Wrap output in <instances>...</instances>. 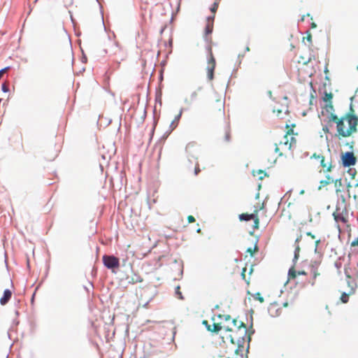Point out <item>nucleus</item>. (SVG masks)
Masks as SVG:
<instances>
[{"label": "nucleus", "instance_id": "obj_1", "mask_svg": "<svg viewBox=\"0 0 358 358\" xmlns=\"http://www.w3.org/2000/svg\"><path fill=\"white\" fill-rule=\"evenodd\" d=\"M226 322L222 324L223 329L231 332L229 341L231 344H236L234 352L236 356L243 358L244 343L247 338L248 342L250 341V335L248 334L246 325L241 321L236 319H232L230 315H224Z\"/></svg>", "mask_w": 358, "mask_h": 358}, {"label": "nucleus", "instance_id": "obj_2", "mask_svg": "<svg viewBox=\"0 0 358 358\" xmlns=\"http://www.w3.org/2000/svg\"><path fill=\"white\" fill-rule=\"evenodd\" d=\"M328 118L329 121L336 124V136L339 139L349 137L357 131L358 117L354 114L352 106H350V112L344 116L338 117L336 115H332Z\"/></svg>", "mask_w": 358, "mask_h": 358}, {"label": "nucleus", "instance_id": "obj_3", "mask_svg": "<svg viewBox=\"0 0 358 358\" xmlns=\"http://www.w3.org/2000/svg\"><path fill=\"white\" fill-rule=\"evenodd\" d=\"M310 159L312 164L317 166V168L321 167L323 172L327 173L331 171L332 165L331 162H326L325 157L323 155L314 153Z\"/></svg>", "mask_w": 358, "mask_h": 358}, {"label": "nucleus", "instance_id": "obj_4", "mask_svg": "<svg viewBox=\"0 0 358 358\" xmlns=\"http://www.w3.org/2000/svg\"><path fill=\"white\" fill-rule=\"evenodd\" d=\"M207 51L208 53L206 66L207 77L209 80H213L214 78V71L216 66V61L213 53L211 45H208Z\"/></svg>", "mask_w": 358, "mask_h": 358}, {"label": "nucleus", "instance_id": "obj_5", "mask_svg": "<svg viewBox=\"0 0 358 358\" xmlns=\"http://www.w3.org/2000/svg\"><path fill=\"white\" fill-rule=\"evenodd\" d=\"M295 127V124H292V128H289V124H286V128L287 131L286 134L284 136V141H280V145H283L284 148L287 150H290L292 147L296 144V138L292 136L293 134V128Z\"/></svg>", "mask_w": 358, "mask_h": 358}, {"label": "nucleus", "instance_id": "obj_6", "mask_svg": "<svg viewBox=\"0 0 358 358\" xmlns=\"http://www.w3.org/2000/svg\"><path fill=\"white\" fill-rule=\"evenodd\" d=\"M264 208V203H262L259 209H255L254 210L253 213H251V214L242 213V214L239 215V220L241 221H249L250 220H254L253 228L255 229H257L259 226V219L258 217V212H259V210H262Z\"/></svg>", "mask_w": 358, "mask_h": 358}, {"label": "nucleus", "instance_id": "obj_7", "mask_svg": "<svg viewBox=\"0 0 358 358\" xmlns=\"http://www.w3.org/2000/svg\"><path fill=\"white\" fill-rule=\"evenodd\" d=\"M210 113L213 115H220L224 116V103L221 99H216L212 101L208 106Z\"/></svg>", "mask_w": 358, "mask_h": 358}, {"label": "nucleus", "instance_id": "obj_8", "mask_svg": "<svg viewBox=\"0 0 358 358\" xmlns=\"http://www.w3.org/2000/svg\"><path fill=\"white\" fill-rule=\"evenodd\" d=\"M333 216L337 223L346 224L348 222V212L345 208L341 210L340 208H336Z\"/></svg>", "mask_w": 358, "mask_h": 358}, {"label": "nucleus", "instance_id": "obj_9", "mask_svg": "<svg viewBox=\"0 0 358 358\" xmlns=\"http://www.w3.org/2000/svg\"><path fill=\"white\" fill-rule=\"evenodd\" d=\"M102 259L104 266L108 268H117L120 266L119 259L114 256L103 255Z\"/></svg>", "mask_w": 358, "mask_h": 358}, {"label": "nucleus", "instance_id": "obj_10", "mask_svg": "<svg viewBox=\"0 0 358 358\" xmlns=\"http://www.w3.org/2000/svg\"><path fill=\"white\" fill-rule=\"evenodd\" d=\"M357 162V158L354 153L352 152H346L342 155V162L345 167H348L355 165Z\"/></svg>", "mask_w": 358, "mask_h": 358}, {"label": "nucleus", "instance_id": "obj_11", "mask_svg": "<svg viewBox=\"0 0 358 358\" xmlns=\"http://www.w3.org/2000/svg\"><path fill=\"white\" fill-rule=\"evenodd\" d=\"M202 324L205 325L208 331L213 333H218L221 329H223L222 323H213V325H210L207 320H203Z\"/></svg>", "mask_w": 358, "mask_h": 358}, {"label": "nucleus", "instance_id": "obj_12", "mask_svg": "<svg viewBox=\"0 0 358 358\" xmlns=\"http://www.w3.org/2000/svg\"><path fill=\"white\" fill-rule=\"evenodd\" d=\"M268 310L272 317H278L281 313L280 306L278 303H271Z\"/></svg>", "mask_w": 358, "mask_h": 358}, {"label": "nucleus", "instance_id": "obj_13", "mask_svg": "<svg viewBox=\"0 0 358 358\" xmlns=\"http://www.w3.org/2000/svg\"><path fill=\"white\" fill-rule=\"evenodd\" d=\"M356 288H357L356 283H352L351 289H349L348 291V292L342 293L341 298H340L341 301L344 303H348L349 301V296L352 295L355 293Z\"/></svg>", "mask_w": 358, "mask_h": 358}, {"label": "nucleus", "instance_id": "obj_14", "mask_svg": "<svg viewBox=\"0 0 358 358\" xmlns=\"http://www.w3.org/2000/svg\"><path fill=\"white\" fill-rule=\"evenodd\" d=\"M306 272L304 271H296L294 267L290 268L288 272V276L289 280L295 279L298 275H306Z\"/></svg>", "mask_w": 358, "mask_h": 358}, {"label": "nucleus", "instance_id": "obj_15", "mask_svg": "<svg viewBox=\"0 0 358 358\" xmlns=\"http://www.w3.org/2000/svg\"><path fill=\"white\" fill-rule=\"evenodd\" d=\"M12 292L10 289H6L3 292V296L0 299V303L2 306L6 305L10 299Z\"/></svg>", "mask_w": 358, "mask_h": 358}, {"label": "nucleus", "instance_id": "obj_16", "mask_svg": "<svg viewBox=\"0 0 358 358\" xmlns=\"http://www.w3.org/2000/svg\"><path fill=\"white\" fill-rule=\"evenodd\" d=\"M213 20H214V15L212 17H208L207 20V24L205 28V34L206 35H208L212 33L213 29Z\"/></svg>", "mask_w": 358, "mask_h": 358}, {"label": "nucleus", "instance_id": "obj_17", "mask_svg": "<svg viewBox=\"0 0 358 358\" xmlns=\"http://www.w3.org/2000/svg\"><path fill=\"white\" fill-rule=\"evenodd\" d=\"M311 273L313 275V279L310 282V283L312 286H314L316 282V278L317 277L320 276L321 273L319 272V271L317 268H313L311 270Z\"/></svg>", "mask_w": 358, "mask_h": 358}, {"label": "nucleus", "instance_id": "obj_18", "mask_svg": "<svg viewBox=\"0 0 358 358\" xmlns=\"http://www.w3.org/2000/svg\"><path fill=\"white\" fill-rule=\"evenodd\" d=\"M322 100L325 103H329L331 102V100L333 99V94L331 92L324 91L322 96Z\"/></svg>", "mask_w": 358, "mask_h": 358}, {"label": "nucleus", "instance_id": "obj_19", "mask_svg": "<svg viewBox=\"0 0 358 358\" xmlns=\"http://www.w3.org/2000/svg\"><path fill=\"white\" fill-rule=\"evenodd\" d=\"M273 113H275L278 116L281 113H287L288 112V106L287 105L282 106L281 108L274 107L273 109Z\"/></svg>", "mask_w": 358, "mask_h": 358}, {"label": "nucleus", "instance_id": "obj_20", "mask_svg": "<svg viewBox=\"0 0 358 358\" xmlns=\"http://www.w3.org/2000/svg\"><path fill=\"white\" fill-rule=\"evenodd\" d=\"M324 109L326 110L327 113H329V117L331 116L332 115H335L334 113V108L332 104V102L326 103V105L324 107Z\"/></svg>", "mask_w": 358, "mask_h": 358}, {"label": "nucleus", "instance_id": "obj_21", "mask_svg": "<svg viewBox=\"0 0 358 358\" xmlns=\"http://www.w3.org/2000/svg\"><path fill=\"white\" fill-rule=\"evenodd\" d=\"M334 185L336 187V193L341 192V187H342V180L341 179H336L334 182Z\"/></svg>", "mask_w": 358, "mask_h": 358}, {"label": "nucleus", "instance_id": "obj_22", "mask_svg": "<svg viewBox=\"0 0 358 358\" xmlns=\"http://www.w3.org/2000/svg\"><path fill=\"white\" fill-rule=\"evenodd\" d=\"M230 138H231L230 131H229V129H226L225 131H224V136H223V140L225 142H229L230 141Z\"/></svg>", "mask_w": 358, "mask_h": 358}, {"label": "nucleus", "instance_id": "obj_23", "mask_svg": "<svg viewBox=\"0 0 358 358\" xmlns=\"http://www.w3.org/2000/svg\"><path fill=\"white\" fill-rule=\"evenodd\" d=\"M253 297L255 300L259 301L260 303H263L264 301V297L259 292H257L256 294H255Z\"/></svg>", "mask_w": 358, "mask_h": 358}, {"label": "nucleus", "instance_id": "obj_24", "mask_svg": "<svg viewBox=\"0 0 358 358\" xmlns=\"http://www.w3.org/2000/svg\"><path fill=\"white\" fill-rule=\"evenodd\" d=\"M348 173L351 176L352 179H354L357 175V171L355 169L350 168L348 171Z\"/></svg>", "mask_w": 358, "mask_h": 358}, {"label": "nucleus", "instance_id": "obj_25", "mask_svg": "<svg viewBox=\"0 0 358 358\" xmlns=\"http://www.w3.org/2000/svg\"><path fill=\"white\" fill-rule=\"evenodd\" d=\"M196 146V143L194 142L189 143L186 146V151L191 152V150L194 148Z\"/></svg>", "mask_w": 358, "mask_h": 358}, {"label": "nucleus", "instance_id": "obj_26", "mask_svg": "<svg viewBox=\"0 0 358 358\" xmlns=\"http://www.w3.org/2000/svg\"><path fill=\"white\" fill-rule=\"evenodd\" d=\"M345 273H346V276H347V278L348 279V285L349 287V289H350L351 287H352V283H355V282L353 280H352V277L349 274H348L346 271H345Z\"/></svg>", "mask_w": 358, "mask_h": 358}, {"label": "nucleus", "instance_id": "obj_27", "mask_svg": "<svg viewBox=\"0 0 358 358\" xmlns=\"http://www.w3.org/2000/svg\"><path fill=\"white\" fill-rule=\"evenodd\" d=\"M257 250H258V248H257V245H255V248H254L253 249H252V248H248V249L247 250V252H249V253L251 255V256H253L254 253H255L256 251H257Z\"/></svg>", "mask_w": 358, "mask_h": 358}, {"label": "nucleus", "instance_id": "obj_28", "mask_svg": "<svg viewBox=\"0 0 358 358\" xmlns=\"http://www.w3.org/2000/svg\"><path fill=\"white\" fill-rule=\"evenodd\" d=\"M180 286H178V287L176 288V295L178 296V298H179V299H183V297H182V293H181V292H180Z\"/></svg>", "mask_w": 358, "mask_h": 358}, {"label": "nucleus", "instance_id": "obj_29", "mask_svg": "<svg viewBox=\"0 0 358 358\" xmlns=\"http://www.w3.org/2000/svg\"><path fill=\"white\" fill-rule=\"evenodd\" d=\"M218 6L219 5H218L217 2H214L213 5L210 8L211 12L215 13L216 12V10H217Z\"/></svg>", "mask_w": 358, "mask_h": 358}, {"label": "nucleus", "instance_id": "obj_30", "mask_svg": "<svg viewBox=\"0 0 358 358\" xmlns=\"http://www.w3.org/2000/svg\"><path fill=\"white\" fill-rule=\"evenodd\" d=\"M330 180H331V178L329 176H327V180H322L320 182V183L322 185H327L328 184L330 183Z\"/></svg>", "mask_w": 358, "mask_h": 358}, {"label": "nucleus", "instance_id": "obj_31", "mask_svg": "<svg viewBox=\"0 0 358 358\" xmlns=\"http://www.w3.org/2000/svg\"><path fill=\"white\" fill-rule=\"evenodd\" d=\"M187 221L189 223H192L195 222V218L193 215H189L187 217Z\"/></svg>", "mask_w": 358, "mask_h": 358}, {"label": "nucleus", "instance_id": "obj_32", "mask_svg": "<svg viewBox=\"0 0 358 358\" xmlns=\"http://www.w3.org/2000/svg\"><path fill=\"white\" fill-rule=\"evenodd\" d=\"M275 145V153H278L279 156H281L282 155V153L281 152H280V148L278 146L277 144Z\"/></svg>", "mask_w": 358, "mask_h": 358}, {"label": "nucleus", "instance_id": "obj_33", "mask_svg": "<svg viewBox=\"0 0 358 358\" xmlns=\"http://www.w3.org/2000/svg\"><path fill=\"white\" fill-rule=\"evenodd\" d=\"M2 90L5 92H7L8 91V87L6 83H3L1 86Z\"/></svg>", "mask_w": 358, "mask_h": 358}, {"label": "nucleus", "instance_id": "obj_34", "mask_svg": "<svg viewBox=\"0 0 358 358\" xmlns=\"http://www.w3.org/2000/svg\"><path fill=\"white\" fill-rule=\"evenodd\" d=\"M200 172V169L198 163H196L195 169H194V173L195 175H197Z\"/></svg>", "mask_w": 358, "mask_h": 358}, {"label": "nucleus", "instance_id": "obj_35", "mask_svg": "<svg viewBox=\"0 0 358 358\" xmlns=\"http://www.w3.org/2000/svg\"><path fill=\"white\" fill-rule=\"evenodd\" d=\"M351 246H358V237L351 243Z\"/></svg>", "mask_w": 358, "mask_h": 358}, {"label": "nucleus", "instance_id": "obj_36", "mask_svg": "<svg viewBox=\"0 0 358 358\" xmlns=\"http://www.w3.org/2000/svg\"><path fill=\"white\" fill-rule=\"evenodd\" d=\"M306 235H307V236H310V237H311V238H313V239H315V235H313L311 232H307V233H306Z\"/></svg>", "mask_w": 358, "mask_h": 358}, {"label": "nucleus", "instance_id": "obj_37", "mask_svg": "<svg viewBox=\"0 0 358 358\" xmlns=\"http://www.w3.org/2000/svg\"><path fill=\"white\" fill-rule=\"evenodd\" d=\"M245 271H246V268H244L242 271V273H241V275L243 277V279H245Z\"/></svg>", "mask_w": 358, "mask_h": 358}, {"label": "nucleus", "instance_id": "obj_38", "mask_svg": "<svg viewBox=\"0 0 358 358\" xmlns=\"http://www.w3.org/2000/svg\"><path fill=\"white\" fill-rule=\"evenodd\" d=\"M9 69V67H6L0 71L1 73L3 75L4 73H6Z\"/></svg>", "mask_w": 358, "mask_h": 358}, {"label": "nucleus", "instance_id": "obj_39", "mask_svg": "<svg viewBox=\"0 0 358 358\" xmlns=\"http://www.w3.org/2000/svg\"><path fill=\"white\" fill-rule=\"evenodd\" d=\"M307 40L309 41V42H311L312 41V36L310 34H308V35L306 37Z\"/></svg>", "mask_w": 358, "mask_h": 358}, {"label": "nucleus", "instance_id": "obj_40", "mask_svg": "<svg viewBox=\"0 0 358 358\" xmlns=\"http://www.w3.org/2000/svg\"><path fill=\"white\" fill-rule=\"evenodd\" d=\"M350 187H352V185H351V184H350V183H348V184L347 185V190H348V194H350ZM349 196H350V195H349Z\"/></svg>", "mask_w": 358, "mask_h": 358}, {"label": "nucleus", "instance_id": "obj_41", "mask_svg": "<svg viewBox=\"0 0 358 358\" xmlns=\"http://www.w3.org/2000/svg\"><path fill=\"white\" fill-rule=\"evenodd\" d=\"M162 151V148H161L160 150H159L158 159H159L160 157H161Z\"/></svg>", "mask_w": 358, "mask_h": 358}, {"label": "nucleus", "instance_id": "obj_42", "mask_svg": "<svg viewBox=\"0 0 358 358\" xmlns=\"http://www.w3.org/2000/svg\"><path fill=\"white\" fill-rule=\"evenodd\" d=\"M320 243V240H317L315 241V248H317V247L318 246L319 243Z\"/></svg>", "mask_w": 358, "mask_h": 358}, {"label": "nucleus", "instance_id": "obj_43", "mask_svg": "<svg viewBox=\"0 0 358 358\" xmlns=\"http://www.w3.org/2000/svg\"><path fill=\"white\" fill-rule=\"evenodd\" d=\"M299 250V247L297 246L296 249V252H295V258H297L298 257V255L296 254V252Z\"/></svg>", "mask_w": 358, "mask_h": 358}, {"label": "nucleus", "instance_id": "obj_44", "mask_svg": "<svg viewBox=\"0 0 358 358\" xmlns=\"http://www.w3.org/2000/svg\"><path fill=\"white\" fill-rule=\"evenodd\" d=\"M311 27H312V28H315V27H316V24H315V23L313 22V23L311 24Z\"/></svg>", "mask_w": 358, "mask_h": 358}, {"label": "nucleus", "instance_id": "obj_45", "mask_svg": "<svg viewBox=\"0 0 358 358\" xmlns=\"http://www.w3.org/2000/svg\"><path fill=\"white\" fill-rule=\"evenodd\" d=\"M323 131H324V132H329V129H328V128H327V127H326V128H323Z\"/></svg>", "mask_w": 358, "mask_h": 358}, {"label": "nucleus", "instance_id": "obj_46", "mask_svg": "<svg viewBox=\"0 0 358 358\" xmlns=\"http://www.w3.org/2000/svg\"><path fill=\"white\" fill-rule=\"evenodd\" d=\"M301 238V236H300L299 237H298L296 240V242H299Z\"/></svg>", "mask_w": 358, "mask_h": 358}, {"label": "nucleus", "instance_id": "obj_47", "mask_svg": "<svg viewBox=\"0 0 358 358\" xmlns=\"http://www.w3.org/2000/svg\"><path fill=\"white\" fill-rule=\"evenodd\" d=\"M284 307H287L288 306V303L287 302L284 303L282 305Z\"/></svg>", "mask_w": 358, "mask_h": 358}, {"label": "nucleus", "instance_id": "obj_48", "mask_svg": "<svg viewBox=\"0 0 358 358\" xmlns=\"http://www.w3.org/2000/svg\"><path fill=\"white\" fill-rule=\"evenodd\" d=\"M309 220L311 222L312 221V217H311V215L309 213Z\"/></svg>", "mask_w": 358, "mask_h": 358}, {"label": "nucleus", "instance_id": "obj_49", "mask_svg": "<svg viewBox=\"0 0 358 358\" xmlns=\"http://www.w3.org/2000/svg\"><path fill=\"white\" fill-rule=\"evenodd\" d=\"M142 281H143V280L141 278V279H139V280H136V282H142Z\"/></svg>", "mask_w": 358, "mask_h": 358}, {"label": "nucleus", "instance_id": "obj_50", "mask_svg": "<svg viewBox=\"0 0 358 358\" xmlns=\"http://www.w3.org/2000/svg\"><path fill=\"white\" fill-rule=\"evenodd\" d=\"M180 115H178V116L176 117V120H179V118H180Z\"/></svg>", "mask_w": 358, "mask_h": 358}, {"label": "nucleus", "instance_id": "obj_51", "mask_svg": "<svg viewBox=\"0 0 358 358\" xmlns=\"http://www.w3.org/2000/svg\"><path fill=\"white\" fill-rule=\"evenodd\" d=\"M220 0H215V2H217L218 4L220 3Z\"/></svg>", "mask_w": 358, "mask_h": 358}, {"label": "nucleus", "instance_id": "obj_52", "mask_svg": "<svg viewBox=\"0 0 358 358\" xmlns=\"http://www.w3.org/2000/svg\"><path fill=\"white\" fill-rule=\"evenodd\" d=\"M3 76V74L1 73V72H0V79L2 78Z\"/></svg>", "mask_w": 358, "mask_h": 358}, {"label": "nucleus", "instance_id": "obj_53", "mask_svg": "<svg viewBox=\"0 0 358 358\" xmlns=\"http://www.w3.org/2000/svg\"><path fill=\"white\" fill-rule=\"evenodd\" d=\"M246 50H247V51H250V48H249V47H247V48H246Z\"/></svg>", "mask_w": 358, "mask_h": 358}, {"label": "nucleus", "instance_id": "obj_54", "mask_svg": "<svg viewBox=\"0 0 358 358\" xmlns=\"http://www.w3.org/2000/svg\"><path fill=\"white\" fill-rule=\"evenodd\" d=\"M197 232L200 233L201 232V229H197Z\"/></svg>", "mask_w": 358, "mask_h": 358}, {"label": "nucleus", "instance_id": "obj_55", "mask_svg": "<svg viewBox=\"0 0 358 358\" xmlns=\"http://www.w3.org/2000/svg\"><path fill=\"white\" fill-rule=\"evenodd\" d=\"M355 187H358V182L355 185Z\"/></svg>", "mask_w": 358, "mask_h": 358}, {"label": "nucleus", "instance_id": "obj_56", "mask_svg": "<svg viewBox=\"0 0 358 358\" xmlns=\"http://www.w3.org/2000/svg\"><path fill=\"white\" fill-rule=\"evenodd\" d=\"M357 69H358V66H357Z\"/></svg>", "mask_w": 358, "mask_h": 358}]
</instances>
